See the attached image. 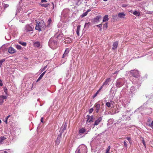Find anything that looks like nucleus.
Segmentation results:
<instances>
[{
	"instance_id": "nucleus-53",
	"label": "nucleus",
	"mask_w": 153,
	"mask_h": 153,
	"mask_svg": "<svg viewBox=\"0 0 153 153\" xmlns=\"http://www.w3.org/2000/svg\"><path fill=\"white\" fill-rule=\"evenodd\" d=\"M41 121L42 122V123H43V117H41Z\"/></svg>"
},
{
	"instance_id": "nucleus-33",
	"label": "nucleus",
	"mask_w": 153,
	"mask_h": 153,
	"mask_svg": "<svg viewBox=\"0 0 153 153\" xmlns=\"http://www.w3.org/2000/svg\"><path fill=\"white\" fill-rule=\"evenodd\" d=\"M66 39H65L63 40V41L65 43H68L71 42V41H72L71 39H70V41H68L67 42H66Z\"/></svg>"
},
{
	"instance_id": "nucleus-55",
	"label": "nucleus",
	"mask_w": 153,
	"mask_h": 153,
	"mask_svg": "<svg viewBox=\"0 0 153 153\" xmlns=\"http://www.w3.org/2000/svg\"><path fill=\"white\" fill-rule=\"evenodd\" d=\"M3 85V84L2 82H0V86H2Z\"/></svg>"
},
{
	"instance_id": "nucleus-48",
	"label": "nucleus",
	"mask_w": 153,
	"mask_h": 153,
	"mask_svg": "<svg viewBox=\"0 0 153 153\" xmlns=\"http://www.w3.org/2000/svg\"><path fill=\"white\" fill-rule=\"evenodd\" d=\"M4 92L6 95H7V89H6L4 90Z\"/></svg>"
},
{
	"instance_id": "nucleus-57",
	"label": "nucleus",
	"mask_w": 153,
	"mask_h": 153,
	"mask_svg": "<svg viewBox=\"0 0 153 153\" xmlns=\"http://www.w3.org/2000/svg\"><path fill=\"white\" fill-rule=\"evenodd\" d=\"M129 143L130 144H132V141H131V140H130V141H129Z\"/></svg>"
},
{
	"instance_id": "nucleus-19",
	"label": "nucleus",
	"mask_w": 153,
	"mask_h": 153,
	"mask_svg": "<svg viewBox=\"0 0 153 153\" xmlns=\"http://www.w3.org/2000/svg\"><path fill=\"white\" fill-rule=\"evenodd\" d=\"M108 16L106 15L104 17L102 21L103 22H105L108 21Z\"/></svg>"
},
{
	"instance_id": "nucleus-61",
	"label": "nucleus",
	"mask_w": 153,
	"mask_h": 153,
	"mask_svg": "<svg viewBox=\"0 0 153 153\" xmlns=\"http://www.w3.org/2000/svg\"><path fill=\"white\" fill-rule=\"evenodd\" d=\"M105 153H110V152L106 151V152Z\"/></svg>"
},
{
	"instance_id": "nucleus-8",
	"label": "nucleus",
	"mask_w": 153,
	"mask_h": 153,
	"mask_svg": "<svg viewBox=\"0 0 153 153\" xmlns=\"http://www.w3.org/2000/svg\"><path fill=\"white\" fill-rule=\"evenodd\" d=\"M95 110L96 111V112L98 113L100 110V105L99 103L97 102L95 104L94 106Z\"/></svg>"
},
{
	"instance_id": "nucleus-15",
	"label": "nucleus",
	"mask_w": 153,
	"mask_h": 153,
	"mask_svg": "<svg viewBox=\"0 0 153 153\" xmlns=\"http://www.w3.org/2000/svg\"><path fill=\"white\" fill-rule=\"evenodd\" d=\"M118 43L117 42H114L113 45V47L112 48V50H115L116 49L118 45Z\"/></svg>"
},
{
	"instance_id": "nucleus-11",
	"label": "nucleus",
	"mask_w": 153,
	"mask_h": 153,
	"mask_svg": "<svg viewBox=\"0 0 153 153\" xmlns=\"http://www.w3.org/2000/svg\"><path fill=\"white\" fill-rule=\"evenodd\" d=\"M33 27H32L31 26L29 25H27L25 26V30L27 31H30L33 30Z\"/></svg>"
},
{
	"instance_id": "nucleus-32",
	"label": "nucleus",
	"mask_w": 153,
	"mask_h": 153,
	"mask_svg": "<svg viewBox=\"0 0 153 153\" xmlns=\"http://www.w3.org/2000/svg\"><path fill=\"white\" fill-rule=\"evenodd\" d=\"M2 5L5 8L8 7L9 5L4 3H3Z\"/></svg>"
},
{
	"instance_id": "nucleus-17",
	"label": "nucleus",
	"mask_w": 153,
	"mask_h": 153,
	"mask_svg": "<svg viewBox=\"0 0 153 153\" xmlns=\"http://www.w3.org/2000/svg\"><path fill=\"white\" fill-rule=\"evenodd\" d=\"M63 36V35L62 34H59V33H57L55 35V37L57 38H61Z\"/></svg>"
},
{
	"instance_id": "nucleus-7",
	"label": "nucleus",
	"mask_w": 153,
	"mask_h": 153,
	"mask_svg": "<svg viewBox=\"0 0 153 153\" xmlns=\"http://www.w3.org/2000/svg\"><path fill=\"white\" fill-rule=\"evenodd\" d=\"M122 79L120 78L118 79L116 82V86L118 88L121 87L123 85V83L122 82Z\"/></svg>"
},
{
	"instance_id": "nucleus-46",
	"label": "nucleus",
	"mask_w": 153,
	"mask_h": 153,
	"mask_svg": "<svg viewBox=\"0 0 153 153\" xmlns=\"http://www.w3.org/2000/svg\"><path fill=\"white\" fill-rule=\"evenodd\" d=\"M128 6V5L126 4H122V7H127Z\"/></svg>"
},
{
	"instance_id": "nucleus-64",
	"label": "nucleus",
	"mask_w": 153,
	"mask_h": 153,
	"mask_svg": "<svg viewBox=\"0 0 153 153\" xmlns=\"http://www.w3.org/2000/svg\"><path fill=\"white\" fill-rule=\"evenodd\" d=\"M117 17V15H116L115 16H113V17Z\"/></svg>"
},
{
	"instance_id": "nucleus-29",
	"label": "nucleus",
	"mask_w": 153,
	"mask_h": 153,
	"mask_svg": "<svg viewBox=\"0 0 153 153\" xmlns=\"http://www.w3.org/2000/svg\"><path fill=\"white\" fill-rule=\"evenodd\" d=\"M94 120V117L93 116H91V118H90V120L88 121L89 123H90L91 122H93V120Z\"/></svg>"
},
{
	"instance_id": "nucleus-18",
	"label": "nucleus",
	"mask_w": 153,
	"mask_h": 153,
	"mask_svg": "<svg viewBox=\"0 0 153 153\" xmlns=\"http://www.w3.org/2000/svg\"><path fill=\"white\" fill-rule=\"evenodd\" d=\"M46 72V71H45L44 72H43L42 73L41 75L39 77L37 80L36 82H38L43 77L44 75L45 74V72Z\"/></svg>"
},
{
	"instance_id": "nucleus-54",
	"label": "nucleus",
	"mask_w": 153,
	"mask_h": 153,
	"mask_svg": "<svg viewBox=\"0 0 153 153\" xmlns=\"http://www.w3.org/2000/svg\"><path fill=\"white\" fill-rule=\"evenodd\" d=\"M79 32L76 31V34H77V35L78 36H79Z\"/></svg>"
},
{
	"instance_id": "nucleus-23",
	"label": "nucleus",
	"mask_w": 153,
	"mask_h": 153,
	"mask_svg": "<svg viewBox=\"0 0 153 153\" xmlns=\"http://www.w3.org/2000/svg\"><path fill=\"white\" fill-rule=\"evenodd\" d=\"M133 14L137 16H139L140 15V13L137 11H135L132 13Z\"/></svg>"
},
{
	"instance_id": "nucleus-4",
	"label": "nucleus",
	"mask_w": 153,
	"mask_h": 153,
	"mask_svg": "<svg viewBox=\"0 0 153 153\" xmlns=\"http://www.w3.org/2000/svg\"><path fill=\"white\" fill-rule=\"evenodd\" d=\"M77 150L81 152L82 153H86V147L84 145H81L79 146Z\"/></svg>"
},
{
	"instance_id": "nucleus-20",
	"label": "nucleus",
	"mask_w": 153,
	"mask_h": 153,
	"mask_svg": "<svg viewBox=\"0 0 153 153\" xmlns=\"http://www.w3.org/2000/svg\"><path fill=\"white\" fill-rule=\"evenodd\" d=\"M102 87H100V88H99V89L96 92L95 94L94 95V96H93V98L95 97L97 95V94H98V93L102 89Z\"/></svg>"
},
{
	"instance_id": "nucleus-63",
	"label": "nucleus",
	"mask_w": 153,
	"mask_h": 153,
	"mask_svg": "<svg viewBox=\"0 0 153 153\" xmlns=\"http://www.w3.org/2000/svg\"><path fill=\"white\" fill-rule=\"evenodd\" d=\"M103 0L104 1H108V0Z\"/></svg>"
},
{
	"instance_id": "nucleus-45",
	"label": "nucleus",
	"mask_w": 153,
	"mask_h": 153,
	"mask_svg": "<svg viewBox=\"0 0 153 153\" xmlns=\"http://www.w3.org/2000/svg\"><path fill=\"white\" fill-rule=\"evenodd\" d=\"M142 142H143V145L145 146V147H146V144L145 141H144V140L143 139V140H142Z\"/></svg>"
},
{
	"instance_id": "nucleus-50",
	"label": "nucleus",
	"mask_w": 153,
	"mask_h": 153,
	"mask_svg": "<svg viewBox=\"0 0 153 153\" xmlns=\"http://www.w3.org/2000/svg\"><path fill=\"white\" fill-rule=\"evenodd\" d=\"M10 115H8L7 116L6 118L5 119L6 120H7L8 118L10 117Z\"/></svg>"
},
{
	"instance_id": "nucleus-22",
	"label": "nucleus",
	"mask_w": 153,
	"mask_h": 153,
	"mask_svg": "<svg viewBox=\"0 0 153 153\" xmlns=\"http://www.w3.org/2000/svg\"><path fill=\"white\" fill-rule=\"evenodd\" d=\"M100 18V16H97L94 19V21L96 22H98L99 21V20Z\"/></svg>"
},
{
	"instance_id": "nucleus-2",
	"label": "nucleus",
	"mask_w": 153,
	"mask_h": 153,
	"mask_svg": "<svg viewBox=\"0 0 153 153\" xmlns=\"http://www.w3.org/2000/svg\"><path fill=\"white\" fill-rule=\"evenodd\" d=\"M48 43L49 46L53 48H54L57 44L56 41L53 39H50Z\"/></svg>"
},
{
	"instance_id": "nucleus-40",
	"label": "nucleus",
	"mask_w": 153,
	"mask_h": 153,
	"mask_svg": "<svg viewBox=\"0 0 153 153\" xmlns=\"http://www.w3.org/2000/svg\"><path fill=\"white\" fill-rule=\"evenodd\" d=\"M111 149V146H108V147L107 149L106 150V151L110 152V150Z\"/></svg>"
},
{
	"instance_id": "nucleus-6",
	"label": "nucleus",
	"mask_w": 153,
	"mask_h": 153,
	"mask_svg": "<svg viewBox=\"0 0 153 153\" xmlns=\"http://www.w3.org/2000/svg\"><path fill=\"white\" fill-rule=\"evenodd\" d=\"M102 118L101 117H98L97 119L95 121L94 124H93V128L95 127L96 126L98 125L99 124L102 120Z\"/></svg>"
},
{
	"instance_id": "nucleus-26",
	"label": "nucleus",
	"mask_w": 153,
	"mask_h": 153,
	"mask_svg": "<svg viewBox=\"0 0 153 153\" xmlns=\"http://www.w3.org/2000/svg\"><path fill=\"white\" fill-rule=\"evenodd\" d=\"M90 25V23L89 22L86 23L85 25V28L86 27L87 28H88L89 27Z\"/></svg>"
},
{
	"instance_id": "nucleus-51",
	"label": "nucleus",
	"mask_w": 153,
	"mask_h": 153,
	"mask_svg": "<svg viewBox=\"0 0 153 153\" xmlns=\"http://www.w3.org/2000/svg\"><path fill=\"white\" fill-rule=\"evenodd\" d=\"M75 153H82V152H79V151H78V150H76V151Z\"/></svg>"
},
{
	"instance_id": "nucleus-37",
	"label": "nucleus",
	"mask_w": 153,
	"mask_h": 153,
	"mask_svg": "<svg viewBox=\"0 0 153 153\" xmlns=\"http://www.w3.org/2000/svg\"><path fill=\"white\" fill-rule=\"evenodd\" d=\"M124 145V146L126 148H127V146L128 145L127 143L126 142V141H124L123 143Z\"/></svg>"
},
{
	"instance_id": "nucleus-31",
	"label": "nucleus",
	"mask_w": 153,
	"mask_h": 153,
	"mask_svg": "<svg viewBox=\"0 0 153 153\" xmlns=\"http://www.w3.org/2000/svg\"><path fill=\"white\" fill-rule=\"evenodd\" d=\"M88 13L87 12H85L84 13H83L82 15H81L82 17H84L87 15Z\"/></svg>"
},
{
	"instance_id": "nucleus-28",
	"label": "nucleus",
	"mask_w": 153,
	"mask_h": 153,
	"mask_svg": "<svg viewBox=\"0 0 153 153\" xmlns=\"http://www.w3.org/2000/svg\"><path fill=\"white\" fill-rule=\"evenodd\" d=\"M5 61V59H3L0 60V68L2 64V63Z\"/></svg>"
},
{
	"instance_id": "nucleus-47",
	"label": "nucleus",
	"mask_w": 153,
	"mask_h": 153,
	"mask_svg": "<svg viewBox=\"0 0 153 153\" xmlns=\"http://www.w3.org/2000/svg\"><path fill=\"white\" fill-rule=\"evenodd\" d=\"M126 139H127L128 140V141L131 140V138L130 137H126Z\"/></svg>"
},
{
	"instance_id": "nucleus-42",
	"label": "nucleus",
	"mask_w": 153,
	"mask_h": 153,
	"mask_svg": "<svg viewBox=\"0 0 153 153\" xmlns=\"http://www.w3.org/2000/svg\"><path fill=\"white\" fill-rule=\"evenodd\" d=\"M47 66H46L45 67L43 68H42V70H41V72H42L43 71H44L45 69H46V68H47Z\"/></svg>"
},
{
	"instance_id": "nucleus-9",
	"label": "nucleus",
	"mask_w": 153,
	"mask_h": 153,
	"mask_svg": "<svg viewBox=\"0 0 153 153\" xmlns=\"http://www.w3.org/2000/svg\"><path fill=\"white\" fill-rule=\"evenodd\" d=\"M7 97V96L3 95L0 96V105H1L4 102V100L6 99Z\"/></svg>"
},
{
	"instance_id": "nucleus-10",
	"label": "nucleus",
	"mask_w": 153,
	"mask_h": 153,
	"mask_svg": "<svg viewBox=\"0 0 153 153\" xmlns=\"http://www.w3.org/2000/svg\"><path fill=\"white\" fill-rule=\"evenodd\" d=\"M8 51L10 53H14L16 52V50L12 47H10L9 48Z\"/></svg>"
},
{
	"instance_id": "nucleus-1",
	"label": "nucleus",
	"mask_w": 153,
	"mask_h": 153,
	"mask_svg": "<svg viewBox=\"0 0 153 153\" xmlns=\"http://www.w3.org/2000/svg\"><path fill=\"white\" fill-rule=\"evenodd\" d=\"M45 27V24L44 23L37 22L36 25L35 27V29L39 31H41L42 29H44Z\"/></svg>"
},
{
	"instance_id": "nucleus-52",
	"label": "nucleus",
	"mask_w": 153,
	"mask_h": 153,
	"mask_svg": "<svg viewBox=\"0 0 153 153\" xmlns=\"http://www.w3.org/2000/svg\"><path fill=\"white\" fill-rule=\"evenodd\" d=\"M67 124L66 125L65 124V126H64V130H65L66 128V127H67Z\"/></svg>"
},
{
	"instance_id": "nucleus-27",
	"label": "nucleus",
	"mask_w": 153,
	"mask_h": 153,
	"mask_svg": "<svg viewBox=\"0 0 153 153\" xmlns=\"http://www.w3.org/2000/svg\"><path fill=\"white\" fill-rule=\"evenodd\" d=\"M49 5V4H41V5L42 6L45 7H46L48 6Z\"/></svg>"
},
{
	"instance_id": "nucleus-35",
	"label": "nucleus",
	"mask_w": 153,
	"mask_h": 153,
	"mask_svg": "<svg viewBox=\"0 0 153 153\" xmlns=\"http://www.w3.org/2000/svg\"><path fill=\"white\" fill-rule=\"evenodd\" d=\"M105 105L108 107H110L111 105V103L109 102H107Z\"/></svg>"
},
{
	"instance_id": "nucleus-38",
	"label": "nucleus",
	"mask_w": 153,
	"mask_h": 153,
	"mask_svg": "<svg viewBox=\"0 0 153 153\" xmlns=\"http://www.w3.org/2000/svg\"><path fill=\"white\" fill-rule=\"evenodd\" d=\"M90 118H91V116L90 115H87V122H88V121L90 120Z\"/></svg>"
},
{
	"instance_id": "nucleus-24",
	"label": "nucleus",
	"mask_w": 153,
	"mask_h": 153,
	"mask_svg": "<svg viewBox=\"0 0 153 153\" xmlns=\"http://www.w3.org/2000/svg\"><path fill=\"white\" fill-rule=\"evenodd\" d=\"M15 47L18 50H20L22 49V47L19 45H16Z\"/></svg>"
},
{
	"instance_id": "nucleus-59",
	"label": "nucleus",
	"mask_w": 153,
	"mask_h": 153,
	"mask_svg": "<svg viewBox=\"0 0 153 153\" xmlns=\"http://www.w3.org/2000/svg\"><path fill=\"white\" fill-rule=\"evenodd\" d=\"M7 120H5V122L6 123V124H7Z\"/></svg>"
},
{
	"instance_id": "nucleus-60",
	"label": "nucleus",
	"mask_w": 153,
	"mask_h": 153,
	"mask_svg": "<svg viewBox=\"0 0 153 153\" xmlns=\"http://www.w3.org/2000/svg\"><path fill=\"white\" fill-rule=\"evenodd\" d=\"M4 153H7V152L6 151L4 152Z\"/></svg>"
},
{
	"instance_id": "nucleus-36",
	"label": "nucleus",
	"mask_w": 153,
	"mask_h": 153,
	"mask_svg": "<svg viewBox=\"0 0 153 153\" xmlns=\"http://www.w3.org/2000/svg\"><path fill=\"white\" fill-rule=\"evenodd\" d=\"M80 28V26L78 25L77 26V30L76 31L79 32Z\"/></svg>"
},
{
	"instance_id": "nucleus-39",
	"label": "nucleus",
	"mask_w": 153,
	"mask_h": 153,
	"mask_svg": "<svg viewBox=\"0 0 153 153\" xmlns=\"http://www.w3.org/2000/svg\"><path fill=\"white\" fill-rule=\"evenodd\" d=\"M150 127H151V128L153 129V121L151 123L149 124V125Z\"/></svg>"
},
{
	"instance_id": "nucleus-21",
	"label": "nucleus",
	"mask_w": 153,
	"mask_h": 153,
	"mask_svg": "<svg viewBox=\"0 0 153 153\" xmlns=\"http://www.w3.org/2000/svg\"><path fill=\"white\" fill-rule=\"evenodd\" d=\"M34 46L39 47L40 46V44L39 42H36L34 43Z\"/></svg>"
},
{
	"instance_id": "nucleus-56",
	"label": "nucleus",
	"mask_w": 153,
	"mask_h": 153,
	"mask_svg": "<svg viewBox=\"0 0 153 153\" xmlns=\"http://www.w3.org/2000/svg\"><path fill=\"white\" fill-rule=\"evenodd\" d=\"M119 72V71H115V72L114 73V74H117V73Z\"/></svg>"
},
{
	"instance_id": "nucleus-13",
	"label": "nucleus",
	"mask_w": 153,
	"mask_h": 153,
	"mask_svg": "<svg viewBox=\"0 0 153 153\" xmlns=\"http://www.w3.org/2000/svg\"><path fill=\"white\" fill-rule=\"evenodd\" d=\"M111 79L110 78H108L105 80V82L102 85L101 87H102V88L103 86H106L110 82Z\"/></svg>"
},
{
	"instance_id": "nucleus-12",
	"label": "nucleus",
	"mask_w": 153,
	"mask_h": 153,
	"mask_svg": "<svg viewBox=\"0 0 153 153\" xmlns=\"http://www.w3.org/2000/svg\"><path fill=\"white\" fill-rule=\"evenodd\" d=\"M70 51V49L68 48L66 49L64 53L63 54L62 56V58H64L68 56V54Z\"/></svg>"
},
{
	"instance_id": "nucleus-58",
	"label": "nucleus",
	"mask_w": 153,
	"mask_h": 153,
	"mask_svg": "<svg viewBox=\"0 0 153 153\" xmlns=\"http://www.w3.org/2000/svg\"><path fill=\"white\" fill-rule=\"evenodd\" d=\"M90 11V10L89 9L86 12H87V13H88Z\"/></svg>"
},
{
	"instance_id": "nucleus-14",
	"label": "nucleus",
	"mask_w": 153,
	"mask_h": 153,
	"mask_svg": "<svg viewBox=\"0 0 153 153\" xmlns=\"http://www.w3.org/2000/svg\"><path fill=\"white\" fill-rule=\"evenodd\" d=\"M126 14L124 12L120 13L118 14V17L121 19L124 18Z\"/></svg>"
},
{
	"instance_id": "nucleus-49",
	"label": "nucleus",
	"mask_w": 153,
	"mask_h": 153,
	"mask_svg": "<svg viewBox=\"0 0 153 153\" xmlns=\"http://www.w3.org/2000/svg\"><path fill=\"white\" fill-rule=\"evenodd\" d=\"M41 2L42 3L46 2H47V1L46 0H41Z\"/></svg>"
},
{
	"instance_id": "nucleus-16",
	"label": "nucleus",
	"mask_w": 153,
	"mask_h": 153,
	"mask_svg": "<svg viewBox=\"0 0 153 153\" xmlns=\"http://www.w3.org/2000/svg\"><path fill=\"white\" fill-rule=\"evenodd\" d=\"M86 130L84 128H81L79 131V134L81 135L85 132Z\"/></svg>"
},
{
	"instance_id": "nucleus-62",
	"label": "nucleus",
	"mask_w": 153,
	"mask_h": 153,
	"mask_svg": "<svg viewBox=\"0 0 153 153\" xmlns=\"http://www.w3.org/2000/svg\"><path fill=\"white\" fill-rule=\"evenodd\" d=\"M52 4L53 5V8H54V4L53 3H52Z\"/></svg>"
},
{
	"instance_id": "nucleus-34",
	"label": "nucleus",
	"mask_w": 153,
	"mask_h": 153,
	"mask_svg": "<svg viewBox=\"0 0 153 153\" xmlns=\"http://www.w3.org/2000/svg\"><path fill=\"white\" fill-rule=\"evenodd\" d=\"M107 27V23L105 24L104 25L103 28L104 29H106Z\"/></svg>"
},
{
	"instance_id": "nucleus-30",
	"label": "nucleus",
	"mask_w": 153,
	"mask_h": 153,
	"mask_svg": "<svg viewBox=\"0 0 153 153\" xmlns=\"http://www.w3.org/2000/svg\"><path fill=\"white\" fill-rule=\"evenodd\" d=\"M6 139V138L4 137H1L0 138V143H1V142L4 141V140Z\"/></svg>"
},
{
	"instance_id": "nucleus-43",
	"label": "nucleus",
	"mask_w": 153,
	"mask_h": 153,
	"mask_svg": "<svg viewBox=\"0 0 153 153\" xmlns=\"http://www.w3.org/2000/svg\"><path fill=\"white\" fill-rule=\"evenodd\" d=\"M97 26L99 28H101L100 29L101 30V27H102V25L101 24H100L97 25Z\"/></svg>"
},
{
	"instance_id": "nucleus-44",
	"label": "nucleus",
	"mask_w": 153,
	"mask_h": 153,
	"mask_svg": "<svg viewBox=\"0 0 153 153\" xmlns=\"http://www.w3.org/2000/svg\"><path fill=\"white\" fill-rule=\"evenodd\" d=\"M51 19H49L48 22V23L49 24H50V23H51Z\"/></svg>"
},
{
	"instance_id": "nucleus-25",
	"label": "nucleus",
	"mask_w": 153,
	"mask_h": 153,
	"mask_svg": "<svg viewBox=\"0 0 153 153\" xmlns=\"http://www.w3.org/2000/svg\"><path fill=\"white\" fill-rule=\"evenodd\" d=\"M19 44H21L22 45L24 46H26L27 45V43L26 42H25L19 41Z\"/></svg>"
},
{
	"instance_id": "nucleus-3",
	"label": "nucleus",
	"mask_w": 153,
	"mask_h": 153,
	"mask_svg": "<svg viewBox=\"0 0 153 153\" xmlns=\"http://www.w3.org/2000/svg\"><path fill=\"white\" fill-rule=\"evenodd\" d=\"M83 1V0H69V1L72 4V5L79 6L82 3Z\"/></svg>"
},
{
	"instance_id": "nucleus-5",
	"label": "nucleus",
	"mask_w": 153,
	"mask_h": 153,
	"mask_svg": "<svg viewBox=\"0 0 153 153\" xmlns=\"http://www.w3.org/2000/svg\"><path fill=\"white\" fill-rule=\"evenodd\" d=\"M130 73L133 76L138 77L139 76V71L137 70H131Z\"/></svg>"
},
{
	"instance_id": "nucleus-41",
	"label": "nucleus",
	"mask_w": 153,
	"mask_h": 153,
	"mask_svg": "<svg viewBox=\"0 0 153 153\" xmlns=\"http://www.w3.org/2000/svg\"><path fill=\"white\" fill-rule=\"evenodd\" d=\"M94 110V109L93 108L90 109L89 110V112L90 113H91Z\"/></svg>"
}]
</instances>
